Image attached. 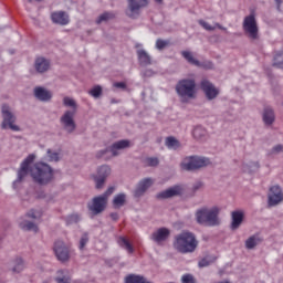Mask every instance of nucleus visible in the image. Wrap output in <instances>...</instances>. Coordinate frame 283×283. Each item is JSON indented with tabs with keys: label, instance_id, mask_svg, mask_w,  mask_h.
<instances>
[{
	"label": "nucleus",
	"instance_id": "48",
	"mask_svg": "<svg viewBox=\"0 0 283 283\" xmlns=\"http://www.w3.org/2000/svg\"><path fill=\"white\" fill-rule=\"evenodd\" d=\"M181 283H198L192 274H184L181 276Z\"/></svg>",
	"mask_w": 283,
	"mask_h": 283
},
{
	"label": "nucleus",
	"instance_id": "14",
	"mask_svg": "<svg viewBox=\"0 0 283 283\" xmlns=\"http://www.w3.org/2000/svg\"><path fill=\"white\" fill-rule=\"evenodd\" d=\"M140 48H143L142 43L135 44L137 61L142 67H147L154 63V60H151V55L145 49Z\"/></svg>",
	"mask_w": 283,
	"mask_h": 283
},
{
	"label": "nucleus",
	"instance_id": "24",
	"mask_svg": "<svg viewBox=\"0 0 283 283\" xmlns=\"http://www.w3.org/2000/svg\"><path fill=\"white\" fill-rule=\"evenodd\" d=\"M33 67L36 74H45L46 72H50V67H51L50 60H46L44 57H38L33 63Z\"/></svg>",
	"mask_w": 283,
	"mask_h": 283
},
{
	"label": "nucleus",
	"instance_id": "44",
	"mask_svg": "<svg viewBox=\"0 0 283 283\" xmlns=\"http://www.w3.org/2000/svg\"><path fill=\"white\" fill-rule=\"evenodd\" d=\"M168 45H169V40H163V39H157L155 44L157 50H165V48H168Z\"/></svg>",
	"mask_w": 283,
	"mask_h": 283
},
{
	"label": "nucleus",
	"instance_id": "55",
	"mask_svg": "<svg viewBox=\"0 0 283 283\" xmlns=\"http://www.w3.org/2000/svg\"><path fill=\"white\" fill-rule=\"evenodd\" d=\"M211 67H213V63L209 62L208 63V69L211 70Z\"/></svg>",
	"mask_w": 283,
	"mask_h": 283
},
{
	"label": "nucleus",
	"instance_id": "43",
	"mask_svg": "<svg viewBox=\"0 0 283 283\" xmlns=\"http://www.w3.org/2000/svg\"><path fill=\"white\" fill-rule=\"evenodd\" d=\"M279 154H283V145L281 144L275 145L268 151V156H277Z\"/></svg>",
	"mask_w": 283,
	"mask_h": 283
},
{
	"label": "nucleus",
	"instance_id": "31",
	"mask_svg": "<svg viewBox=\"0 0 283 283\" xmlns=\"http://www.w3.org/2000/svg\"><path fill=\"white\" fill-rule=\"evenodd\" d=\"M181 55L184 56V59H186V61L190 65H195V67H202V63H200V61H198L196 57H193V53H191L189 51H182Z\"/></svg>",
	"mask_w": 283,
	"mask_h": 283
},
{
	"label": "nucleus",
	"instance_id": "39",
	"mask_svg": "<svg viewBox=\"0 0 283 283\" xmlns=\"http://www.w3.org/2000/svg\"><path fill=\"white\" fill-rule=\"evenodd\" d=\"M244 171H255V169H260V163L258 161H249L248 164H243Z\"/></svg>",
	"mask_w": 283,
	"mask_h": 283
},
{
	"label": "nucleus",
	"instance_id": "27",
	"mask_svg": "<svg viewBox=\"0 0 283 283\" xmlns=\"http://www.w3.org/2000/svg\"><path fill=\"white\" fill-rule=\"evenodd\" d=\"M54 281L56 283H72V276L67 270H59Z\"/></svg>",
	"mask_w": 283,
	"mask_h": 283
},
{
	"label": "nucleus",
	"instance_id": "52",
	"mask_svg": "<svg viewBox=\"0 0 283 283\" xmlns=\"http://www.w3.org/2000/svg\"><path fill=\"white\" fill-rule=\"evenodd\" d=\"M209 264H211V261H209V259L206 258L199 261L198 266L200 269H205V266H209Z\"/></svg>",
	"mask_w": 283,
	"mask_h": 283
},
{
	"label": "nucleus",
	"instance_id": "2",
	"mask_svg": "<svg viewBox=\"0 0 283 283\" xmlns=\"http://www.w3.org/2000/svg\"><path fill=\"white\" fill-rule=\"evenodd\" d=\"M63 105L65 107H72L73 111H65L64 114L60 117V124L62 129L66 134H74L76 132V122H74V116H76V101L71 97L63 98Z\"/></svg>",
	"mask_w": 283,
	"mask_h": 283
},
{
	"label": "nucleus",
	"instance_id": "40",
	"mask_svg": "<svg viewBox=\"0 0 283 283\" xmlns=\"http://www.w3.org/2000/svg\"><path fill=\"white\" fill-rule=\"evenodd\" d=\"M81 222V216L78 213H73L66 217V224H78Z\"/></svg>",
	"mask_w": 283,
	"mask_h": 283
},
{
	"label": "nucleus",
	"instance_id": "49",
	"mask_svg": "<svg viewBox=\"0 0 283 283\" xmlns=\"http://www.w3.org/2000/svg\"><path fill=\"white\" fill-rule=\"evenodd\" d=\"M192 192L196 193L197 191H202V189H205V182L202 181H196L193 185H192Z\"/></svg>",
	"mask_w": 283,
	"mask_h": 283
},
{
	"label": "nucleus",
	"instance_id": "22",
	"mask_svg": "<svg viewBox=\"0 0 283 283\" xmlns=\"http://www.w3.org/2000/svg\"><path fill=\"white\" fill-rule=\"evenodd\" d=\"M151 185H154V180H151V178H146L139 181V184L137 185V188L134 191V197L143 198V196H145L147 189H149Z\"/></svg>",
	"mask_w": 283,
	"mask_h": 283
},
{
	"label": "nucleus",
	"instance_id": "56",
	"mask_svg": "<svg viewBox=\"0 0 283 283\" xmlns=\"http://www.w3.org/2000/svg\"><path fill=\"white\" fill-rule=\"evenodd\" d=\"M156 3H163V0H155Z\"/></svg>",
	"mask_w": 283,
	"mask_h": 283
},
{
	"label": "nucleus",
	"instance_id": "3",
	"mask_svg": "<svg viewBox=\"0 0 283 283\" xmlns=\"http://www.w3.org/2000/svg\"><path fill=\"white\" fill-rule=\"evenodd\" d=\"M31 178L38 185H50L54 180V169L45 163H38L31 168Z\"/></svg>",
	"mask_w": 283,
	"mask_h": 283
},
{
	"label": "nucleus",
	"instance_id": "41",
	"mask_svg": "<svg viewBox=\"0 0 283 283\" xmlns=\"http://www.w3.org/2000/svg\"><path fill=\"white\" fill-rule=\"evenodd\" d=\"M146 167H158L160 165V160L158 157H148L145 159Z\"/></svg>",
	"mask_w": 283,
	"mask_h": 283
},
{
	"label": "nucleus",
	"instance_id": "42",
	"mask_svg": "<svg viewBox=\"0 0 283 283\" xmlns=\"http://www.w3.org/2000/svg\"><path fill=\"white\" fill-rule=\"evenodd\" d=\"M114 17L116 15L112 12H104L97 18L96 23H103V21H109V19H114Z\"/></svg>",
	"mask_w": 283,
	"mask_h": 283
},
{
	"label": "nucleus",
	"instance_id": "33",
	"mask_svg": "<svg viewBox=\"0 0 283 283\" xmlns=\"http://www.w3.org/2000/svg\"><path fill=\"white\" fill-rule=\"evenodd\" d=\"M260 242H262L261 238L258 234H254V235L247 239L245 249L251 251L254 248H256L258 244H260Z\"/></svg>",
	"mask_w": 283,
	"mask_h": 283
},
{
	"label": "nucleus",
	"instance_id": "10",
	"mask_svg": "<svg viewBox=\"0 0 283 283\" xmlns=\"http://www.w3.org/2000/svg\"><path fill=\"white\" fill-rule=\"evenodd\" d=\"M147 6H149V0H127L125 14L128 19H138L143 8H147Z\"/></svg>",
	"mask_w": 283,
	"mask_h": 283
},
{
	"label": "nucleus",
	"instance_id": "32",
	"mask_svg": "<svg viewBox=\"0 0 283 283\" xmlns=\"http://www.w3.org/2000/svg\"><path fill=\"white\" fill-rule=\"evenodd\" d=\"M165 145L168 149H174L175 151H176V149H180V147H182L180 142L178 139H176V137H174V136L167 137L165 140Z\"/></svg>",
	"mask_w": 283,
	"mask_h": 283
},
{
	"label": "nucleus",
	"instance_id": "21",
	"mask_svg": "<svg viewBox=\"0 0 283 283\" xmlns=\"http://www.w3.org/2000/svg\"><path fill=\"white\" fill-rule=\"evenodd\" d=\"M171 235V231L167 228H159L157 231L153 232L150 239L156 242V244H163Z\"/></svg>",
	"mask_w": 283,
	"mask_h": 283
},
{
	"label": "nucleus",
	"instance_id": "6",
	"mask_svg": "<svg viewBox=\"0 0 283 283\" xmlns=\"http://www.w3.org/2000/svg\"><path fill=\"white\" fill-rule=\"evenodd\" d=\"M115 189L116 188L114 186L108 187L104 193L94 197L92 202L88 203V209L94 216H98V213H103V211H105V207H107V200H109V196L114 193Z\"/></svg>",
	"mask_w": 283,
	"mask_h": 283
},
{
	"label": "nucleus",
	"instance_id": "9",
	"mask_svg": "<svg viewBox=\"0 0 283 283\" xmlns=\"http://www.w3.org/2000/svg\"><path fill=\"white\" fill-rule=\"evenodd\" d=\"M243 32L252 41L260 38V28H258V20H255V14L251 13L243 19L242 23Z\"/></svg>",
	"mask_w": 283,
	"mask_h": 283
},
{
	"label": "nucleus",
	"instance_id": "57",
	"mask_svg": "<svg viewBox=\"0 0 283 283\" xmlns=\"http://www.w3.org/2000/svg\"><path fill=\"white\" fill-rule=\"evenodd\" d=\"M1 242H3V239H2V238H0V249H1Z\"/></svg>",
	"mask_w": 283,
	"mask_h": 283
},
{
	"label": "nucleus",
	"instance_id": "35",
	"mask_svg": "<svg viewBox=\"0 0 283 283\" xmlns=\"http://www.w3.org/2000/svg\"><path fill=\"white\" fill-rule=\"evenodd\" d=\"M192 136L196 140H202V138L207 137V129L202 126H196L192 130Z\"/></svg>",
	"mask_w": 283,
	"mask_h": 283
},
{
	"label": "nucleus",
	"instance_id": "16",
	"mask_svg": "<svg viewBox=\"0 0 283 283\" xmlns=\"http://www.w3.org/2000/svg\"><path fill=\"white\" fill-rule=\"evenodd\" d=\"M201 90L208 101H214V98H218L220 95V90H218L209 80L201 81Z\"/></svg>",
	"mask_w": 283,
	"mask_h": 283
},
{
	"label": "nucleus",
	"instance_id": "4",
	"mask_svg": "<svg viewBox=\"0 0 283 283\" xmlns=\"http://www.w3.org/2000/svg\"><path fill=\"white\" fill-rule=\"evenodd\" d=\"M175 91L181 103H188L196 98V94H198L196 90V80L189 77L179 80L175 86Z\"/></svg>",
	"mask_w": 283,
	"mask_h": 283
},
{
	"label": "nucleus",
	"instance_id": "5",
	"mask_svg": "<svg viewBox=\"0 0 283 283\" xmlns=\"http://www.w3.org/2000/svg\"><path fill=\"white\" fill-rule=\"evenodd\" d=\"M198 247V241H196V235L191 232H181L175 237L174 248L179 253H193Z\"/></svg>",
	"mask_w": 283,
	"mask_h": 283
},
{
	"label": "nucleus",
	"instance_id": "23",
	"mask_svg": "<svg viewBox=\"0 0 283 283\" xmlns=\"http://www.w3.org/2000/svg\"><path fill=\"white\" fill-rule=\"evenodd\" d=\"M51 21L56 25H67L70 23V15L65 11H55L51 13Z\"/></svg>",
	"mask_w": 283,
	"mask_h": 283
},
{
	"label": "nucleus",
	"instance_id": "45",
	"mask_svg": "<svg viewBox=\"0 0 283 283\" xmlns=\"http://www.w3.org/2000/svg\"><path fill=\"white\" fill-rule=\"evenodd\" d=\"M87 242H90V237L87 235V233H84L81 239H80V245L78 249L81 251H83L87 244Z\"/></svg>",
	"mask_w": 283,
	"mask_h": 283
},
{
	"label": "nucleus",
	"instance_id": "46",
	"mask_svg": "<svg viewBox=\"0 0 283 283\" xmlns=\"http://www.w3.org/2000/svg\"><path fill=\"white\" fill-rule=\"evenodd\" d=\"M109 148H104L102 150H98L96 154H95V157L97 159H101V158H104L105 160H108L109 158H107V154H109Z\"/></svg>",
	"mask_w": 283,
	"mask_h": 283
},
{
	"label": "nucleus",
	"instance_id": "37",
	"mask_svg": "<svg viewBox=\"0 0 283 283\" xmlns=\"http://www.w3.org/2000/svg\"><path fill=\"white\" fill-rule=\"evenodd\" d=\"M272 65L277 70H283V52H279L275 54Z\"/></svg>",
	"mask_w": 283,
	"mask_h": 283
},
{
	"label": "nucleus",
	"instance_id": "34",
	"mask_svg": "<svg viewBox=\"0 0 283 283\" xmlns=\"http://www.w3.org/2000/svg\"><path fill=\"white\" fill-rule=\"evenodd\" d=\"M117 244L122 249H125V251H127V253H134V245H132V243H129V240H127V238L119 237L117 240Z\"/></svg>",
	"mask_w": 283,
	"mask_h": 283
},
{
	"label": "nucleus",
	"instance_id": "36",
	"mask_svg": "<svg viewBox=\"0 0 283 283\" xmlns=\"http://www.w3.org/2000/svg\"><path fill=\"white\" fill-rule=\"evenodd\" d=\"M46 158L49 163H59V160H61V155L52 149H48Z\"/></svg>",
	"mask_w": 283,
	"mask_h": 283
},
{
	"label": "nucleus",
	"instance_id": "26",
	"mask_svg": "<svg viewBox=\"0 0 283 283\" xmlns=\"http://www.w3.org/2000/svg\"><path fill=\"white\" fill-rule=\"evenodd\" d=\"M10 271L15 274L23 273V271H25V260H23L21 256H15L13 260H11Z\"/></svg>",
	"mask_w": 283,
	"mask_h": 283
},
{
	"label": "nucleus",
	"instance_id": "19",
	"mask_svg": "<svg viewBox=\"0 0 283 283\" xmlns=\"http://www.w3.org/2000/svg\"><path fill=\"white\" fill-rule=\"evenodd\" d=\"M132 147V142L129 139H120L118 142L113 143L109 146V150L113 157L120 156V151L123 149H129Z\"/></svg>",
	"mask_w": 283,
	"mask_h": 283
},
{
	"label": "nucleus",
	"instance_id": "58",
	"mask_svg": "<svg viewBox=\"0 0 283 283\" xmlns=\"http://www.w3.org/2000/svg\"><path fill=\"white\" fill-rule=\"evenodd\" d=\"M38 1H41V0H38Z\"/></svg>",
	"mask_w": 283,
	"mask_h": 283
},
{
	"label": "nucleus",
	"instance_id": "47",
	"mask_svg": "<svg viewBox=\"0 0 283 283\" xmlns=\"http://www.w3.org/2000/svg\"><path fill=\"white\" fill-rule=\"evenodd\" d=\"M27 218H32V220H39V218H41V211L32 209L27 212Z\"/></svg>",
	"mask_w": 283,
	"mask_h": 283
},
{
	"label": "nucleus",
	"instance_id": "13",
	"mask_svg": "<svg viewBox=\"0 0 283 283\" xmlns=\"http://www.w3.org/2000/svg\"><path fill=\"white\" fill-rule=\"evenodd\" d=\"M54 253L60 262H70V248L62 240L55 241Z\"/></svg>",
	"mask_w": 283,
	"mask_h": 283
},
{
	"label": "nucleus",
	"instance_id": "28",
	"mask_svg": "<svg viewBox=\"0 0 283 283\" xmlns=\"http://www.w3.org/2000/svg\"><path fill=\"white\" fill-rule=\"evenodd\" d=\"M20 229H22V231H33V233H39V226H36V223L32 222V221H21L19 223Z\"/></svg>",
	"mask_w": 283,
	"mask_h": 283
},
{
	"label": "nucleus",
	"instance_id": "25",
	"mask_svg": "<svg viewBox=\"0 0 283 283\" xmlns=\"http://www.w3.org/2000/svg\"><path fill=\"white\" fill-rule=\"evenodd\" d=\"M231 220H232L230 224L231 231H238V229H240V227L242 226V222H244V212L232 211Z\"/></svg>",
	"mask_w": 283,
	"mask_h": 283
},
{
	"label": "nucleus",
	"instance_id": "18",
	"mask_svg": "<svg viewBox=\"0 0 283 283\" xmlns=\"http://www.w3.org/2000/svg\"><path fill=\"white\" fill-rule=\"evenodd\" d=\"M33 96L34 98H36V101H40L41 103H50V101H52L51 91L43 86H35L33 88Z\"/></svg>",
	"mask_w": 283,
	"mask_h": 283
},
{
	"label": "nucleus",
	"instance_id": "11",
	"mask_svg": "<svg viewBox=\"0 0 283 283\" xmlns=\"http://www.w3.org/2000/svg\"><path fill=\"white\" fill-rule=\"evenodd\" d=\"M112 174V168L107 165H102L97 168L96 175H93L92 178L95 182L96 189H103L105 187V182L107 178H109Z\"/></svg>",
	"mask_w": 283,
	"mask_h": 283
},
{
	"label": "nucleus",
	"instance_id": "15",
	"mask_svg": "<svg viewBox=\"0 0 283 283\" xmlns=\"http://www.w3.org/2000/svg\"><path fill=\"white\" fill-rule=\"evenodd\" d=\"M283 202V191L280 186H272L268 195V205L269 207H277Z\"/></svg>",
	"mask_w": 283,
	"mask_h": 283
},
{
	"label": "nucleus",
	"instance_id": "17",
	"mask_svg": "<svg viewBox=\"0 0 283 283\" xmlns=\"http://www.w3.org/2000/svg\"><path fill=\"white\" fill-rule=\"evenodd\" d=\"M185 189L182 186H174L156 195L157 200H168L169 198H176L182 196Z\"/></svg>",
	"mask_w": 283,
	"mask_h": 283
},
{
	"label": "nucleus",
	"instance_id": "50",
	"mask_svg": "<svg viewBox=\"0 0 283 283\" xmlns=\"http://www.w3.org/2000/svg\"><path fill=\"white\" fill-rule=\"evenodd\" d=\"M143 78H151V76H156V72L151 69H146L142 72Z\"/></svg>",
	"mask_w": 283,
	"mask_h": 283
},
{
	"label": "nucleus",
	"instance_id": "1",
	"mask_svg": "<svg viewBox=\"0 0 283 283\" xmlns=\"http://www.w3.org/2000/svg\"><path fill=\"white\" fill-rule=\"evenodd\" d=\"M197 224L201 227H220V209L214 207H201L195 213Z\"/></svg>",
	"mask_w": 283,
	"mask_h": 283
},
{
	"label": "nucleus",
	"instance_id": "7",
	"mask_svg": "<svg viewBox=\"0 0 283 283\" xmlns=\"http://www.w3.org/2000/svg\"><path fill=\"white\" fill-rule=\"evenodd\" d=\"M1 129H11V132H21V127H19L17 123V115H14V111L8 104H3L1 106Z\"/></svg>",
	"mask_w": 283,
	"mask_h": 283
},
{
	"label": "nucleus",
	"instance_id": "30",
	"mask_svg": "<svg viewBox=\"0 0 283 283\" xmlns=\"http://www.w3.org/2000/svg\"><path fill=\"white\" fill-rule=\"evenodd\" d=\"M127 202V195L125 193H118L113 199V207L114 209H120V207H125Z\"/></svg>",
	"mask_w": 283,
	"mask_h": 283
},
{
	"label": "nucleus",
	"instance_id": "8",
	"mask_svg": "<svg viewBox=\"0 0 283 283\" xmlns=\"http://www.w3.org/2000/svg\"><path fill=\"white\" fill-rule=\"evenodd\" d=\"M210 164L211 161L207 157L190 156L184 159L181 169H184V171H198V169L208 167Z\"/></svg>",
	"mask_w": 283,
	"mask_h": 283
},
{
	"label": "nucleus",
	"instance_id": "29",
	"mask_svg": "<svg viewBox=\"0 0 283 283\" xmlns=\"http://www.w3.org/2000/svg\"><path fill=\"white\" fill-rule=\"evenodd\" d=\"M199 25H201V28H203V30H207L208 32H213V30H216V28H218L219 30H223L224 32H227V28L222 27L220 23L216 22L214 25L209 24V22L205 21V20H199L198 21Z\"/></svg>",
	"mask_w": 283,
	"mask_h": 283
},
{
	"label": "nucleus",
	"instance_id": "38",
	"mask_svg": "<svg viewBox=\"0 0 283 283\" xmlns=\"http://www.w3.org/2000/svg\"><path fill=\"white\" fill-rule=\"evenodd\" d=\"M88 94L90 96H93V98H101V96H103V87H101V85H96L88 91Z\"/></svg>",
	"mask_w": 283,
	"mask_h": 283
},
{
	"label": "nucleus",
	"instance_id": "51",
	"mask_svg": "<svg viewBox=\"0 0 283 283\" xmlns=\"http://www.w3.org/2000/svg\"><path fill=\"white\" fill-rule=\"evenodd\" d=\"M113 86L117 90H127V84L125 82H115Z\"/></svg>",
	"mask_w": 283,
	"mask_h": 283
},
{
	"label": "nucleus",
	"instance_id": "12",
	"mask_svg": "<svg viewBox=\"0 0 283 283\" xmlns=\"http://www.w3.org/2000/svg\"><path fill=\"white\" fill-rule=\"evenodd\" d=\"M34 155H29L22 163L21 167L18 170V178L13 181V189H17V185H20V182H23V179L28 176L30 172V165L34 163Z\"/></svg>",
	"mask_w": 283,
	"mask_h": 283
},
{
	"label": "nucleus",
	"instance_id": "20",
	"mask_svg": "<svg viewBox=\"0 0 283 283\" xmlns=\"http://www.w3.org/2000/svg\"><path fill=\"white\" fill-rule=\"evenodd\" d=\"M262 122L265 127H272L275 123V109L271 106H264L262 111Z\"/></svg>",
	"mask_w": 283,
	"mask_h": 283
},
{
	"label": "nucleus",
	"instance_id": "54",
	"mask_svg": "<svg viewBox=\"0 0 283 283\" xmlns=\"http://www.w3.org/2000/svg\"><path fill=\"white\" fill-rule=\"evenodd\" d=\"M111 218L114 221L118 220V213H116V212L111 213Z\"/></svg>",
	"mask_w": 283,
	"mask_h": 283
},
{
	"label": "nucleus",
	"instance_id": "53",
	"mask_svg": "<svg viewBox=\"0 0 283 283\" xmlns=\"http://www.w3.org/2000/svg\"><path fill=\"white\" fill-rule=\"evenodd\" d=\"M275 3H276V10L279 12H282V3H283V0H274Z\"/></svg>",
	"mask_w": 283,
	"mask_h": 283
}]
</instances>
